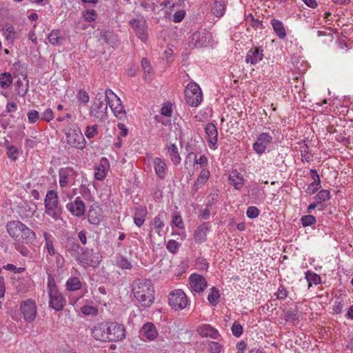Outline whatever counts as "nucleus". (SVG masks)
Masks as SVG:
<instances>
[{"mask_svg": "<svg viewBox=\"0 0 353 353\" xmlns=\"http://www.w3.org/2000/svg\"><path fill=\"white\" fill-rule=\"evenodd\" d=\"M132 292L137 301L145 307H149L154 301V288L152 281L138 279L132 283Z\"/></svg>", "mask_w": 353, "mask_h": 353, "instance_id": "1", "label": "nucleus"}, {"mask_svg": "<svg viewBox=\"0 0 353 353\" xmlns=\"http://www.w3.org/2000/svg\"><path fill=\"white\" fill-rule=\"evenodd\" d=\"M6 226L8 234L17 241H33L36 239L35 233L21 221H10Z\"/></svg>", "mask_w": 353, "mask_h": 353, "instance_id": "2", "label": "nucleus"}, {"mask_svg": "<svg viewBox=\"0 0 353 353\" xmlns=\"http://www.w3.org/2000/svg\"><path fill=\"white\" fill-rule=\"evenodd\" d=\"M59 183L63 192V194H65L70 198V194L66 192L65 188L74 184L77 176L76 172L71 168H61L59 171Z\"/></svg>", "mask_w": 353, "mask_h": 353, "instance_id": "3", "label": "nucleus"}, {"mask_svg": "<svg viewBox=\"0 0 353 353\" xmlns=\"http://www.w3.org/2000/svg\"><path fill=\"white\" fill-rule=\"evenodd\" d=\"M46 212L54 219H57L61 215V210L58 208V196L57 192L49 191L45 199Z\"/></svg>", "mask_w": 353, "mask_h": 353, "instance_id": "4", "label": "nucleus"}, {"mask_svg": "<svg viewBox=\"0 0 353 353\" xmlns=\"http://www.w3.org/2000/svg\"><path fill=\"white\" fill-rule=\"evenodd\" d=\"M105 98L115 117L123 119L125 117V111L121 104V99L110 89L105 90Z\"/></svg>", "mask_w": 353, "mask_h": 353, "instance_id": "5", "label": "nucleus"}, {"mask_svg": "<svg viewBox=\"0 0 353 353\" xmlns=\"http://www.w3.org/2000/svg\"><path fill=\"white\" fill-rule=\"evenodd\" d=\"M185 97L186 102L192 107L198 106L203 99L201 90L195 83H191L187 85Z\"/></svg>", "mask_w": 353, "mask_h": 353, "instance_id": "6", "label": "nucleus"}, {"mask_svg": "<svg viewBox=\"0 0 353 353\" xmlns=\"http://www.w3.org/2000/svg\"><path fill=\"white\" fill-rule=\"evenodd\" d=\"M101 256L93 250H83L77 256V261L83 266L95 267L101 261Z\"/></svg>", "mask_w": 353, "mask_h": 353, "instance_id": "7", "label": "nucleus"}, {"mask_svg": "<svg viewBox=\"0 0 353 353\" xmlns=\"http://www.w3.org/2000/svg\"><path fill=\"white\" fill-rule=\"evenodd\" d=\"M109 341H122L125 336V328L123 324L117 322H107Z\"/></svg>", "mask_w": 353, "mask_h": 353, "instance_id": "8", "label": "nucleus"}, {"mask_svg": "<svg viewBox=\"0 0 353 353\" xmlns=\"http://www.w3.org/2000/svg\"><path fill=\"white\" fill-rule=\"evenodd\" d=\"M168 302L170 306L175 309H185L188 303L186 294L181 290L171 292L168 296Z\"/></svg>", "mask_w": 353, "mask_h": 353, "instance_id": "9", "label": "nucleus"}, {"mask_svg": "<svg viewBox=\"0 0 353 353\" xmlns=\"http://www.w3.org/2000/svg\"><path fill=\"white\" fill-rule=\"evenodd\" d=\"M67 143L77 149L84 148L85 142L81 132L79 130L69 129L65 132Z\"/></svg>", "mask_w": 353, "mask_h": 353, "instance_id": "10", "label": "nucleus"}, {"mask_svg": "<svg viewBox=\"0 0 353 353\" xmlns=\"http://www.w3.org/2000/svg\"><path fill=\"white\" fill-rule=\"evenodd\" d=\"M108 101L105 95L103 96L102 93H98L96 95L94 101L90 109V114L97 118L101 117L108 108Z\"/></svg>", "mask_w": 353, "mask_h": 353, "instance_id": "11", "label": "nucleus"}, {"mask_svg": "<svg viewBox=\"0 0 353 353\" xmlns=\"http://www.w3.org/2000/svg\"><path fill=\"white\" fill-rule=\"evenodd\" d=\"M130 24L134 30L137 36L143 41L145 42L148 39L147 23L142 18L133 19L130 21Z\"/></svg>", "mask_w": 353, "mask_h": 353, "instance_id": "12", "label": "nucleus"}, {"mask_svg": "<svg viewBox=\"0 0 353 353\" xmlns=\"http://www.w3.org/2000/svg\"><path fill=\"white\" fill-rule=\"evenodd\" d=\"M189 285L193 292L201 293L207 287V281L203 276L192 274L189 277Z\"/></svg>", "mask_w": 353, "mask_h": 353, "instance_id": "13", "label": "nucleus"}, {"mask_svg": "<svg viewBox=\"0 0 353 353\" xmlns=\"http://www.w3.org/2000/svg\"><path fill=\"white\" fill-rule=\"evenodd\" d=\"M272 138L268 133H262L253 144V149L256 153L261 154L265 152L268 145L272 142Z\"/></svg>", "mask_w": 353, "mask_h": 353, "instance_id": "14", "label": "nucleus"}, {"mask_svg": "<svg viewBox=\"0 0 353 353\" xmlns=\"http://www.w3.org/2000/svg\"><path fill=\"white\" fill-rule=\"evenodd\" d=\"M92 336L98 341H109L107 322L98 323L92 330Z\"/></svg>", "mask_w": 353, "mask_h": 353, "instance_id": "15", "label": "nucleus"}, {"mask_svg": "<svg viewBox=\"0 0 353 353\" xmlns=\"http://www.w3.org/2000/svg\"><path fill=\"white\" fill-rule=\"evenodd\" d=\"M263 50L261 47H253L250 50H248L246 57L245 61L246 63H250L252 65H255L258 63L263 59Z\"/></svg>", "mask_w": 353, "mask_h": 353, "instance_id": "16", "label": "nucleus"}, {"mask_svg": "<svg viewBox=\"0 0 353 353\" xmlns=\"http://www.w3.org/2000/svg\"><path fill=\"white\" fill-rule=\"evenodd\" d=\"M67 209L76 216H81L85 212V204L79 197H77L74 202L68 203Z\"/></svg>", "mask_w": 353, "mask_h": 353, "instance_id": "17", "label": "nucleus"}, {"mask_svg": "<svg viewBox=\"0 0 353 353\" xmlns=\"http://www.w3.org/2000/svg\"><path fill=\"white\" fill-rule=\"evenodd\" d=\"M109 168L110 165L108 160L106 158H102L99 165L95 168V179L99 181L103 180L107 175Z\"/></svg>", "mask_w": 353, "mask_h": 353, "instance_id": "18", "label": "nucleus"}, {"mask_svg": "<svg viewBox=\"0 0 353 353\" xmlns=\"http://www.w3.org/2000/svg\"><path fill=\"white\" fill-rule=\"evenodd\" d=\"M50 296V306L52 309H63L65 303V300L63 297L62 294L59 292H54L48 293Z\"/></svg>", "mask_w": 353, "mask_h": 353, "instance_id": "19", "label": "nucleus"}, {"mask_svg": "<svg viewBox=\"0 0 353 353\" xmlns=\"http://www.w3.org/2000/svg\"><path fill=\"white\" fill-rule=\"evenodd\" d=\"M153 165L157 176L161 179H164L168 170L165 161L159 157L154 158Z\"/></svg>", "mask_w": 353, "mask_h": 353, "instance_id": "20", "label": "nucleus"}, {"mask_svg": "<svg viewBox=\"0 0 353 353\" xmlns=\"http://www.w3.org/2000/svg\"><path fill=\"white\" fill-rule=\"evenodd\" d=\"M276 314L279 315V318L281 319L280 321L281 323H283L282 321L294 323L299 320L300 317L298 310H281L280 314L277 312Z\"/></svg>", "mask_w": 353, "mask_h": 353, "instance_id": "21", "label": "nucleus"}, {"mask_svg": "<svg viewBox=\"0 0 353 353\" xmlns=\"http://www.w3.org/2000/svg\"><path fill=\"white\" fill-rule=\"evenodd\" d=\"M205 131L208 137V142L210 143V147L212 148L210 145L214 146L216 144L218 136V132L216 126L212 123H208L205 125Z\"/></svg>", "mask_w": 353, "mask_h": 353, "instance_id": "22", "label": "nucleus"}, {"mask_svg": "<svg viewBox=\"0 0 353 353\" xmlns=\"http://www.w3.org/2000/svg\"><path fill=\"white\" fill-rule=\"evenodd\" d=\"M199 334L202 337H210L214 339H217L220 335L219 332L210 325H204L199 329Z\"/></svg>", "mask_w": 353, "mask_h": 353, "instance_id": "23", "label": "nucleus"}, {"mask_svg": "<svg viewBox=\"0 0 353 353\" xmlns=\"http://www.w3.org/2000/svg\"><path fill=\"white\" fill-rule=\"evenodd\" d=\"M208 227L206 223L200 225L196 228L194 233V241L198 243H201L206 240Z\"/></svg>", "mask_w": 353, "mask_h": 353, "instance_id": "24", "label": "nucleus"}, {"mask_svg": "<svg viewBox=\"0 0 353 353\" xmlns=\"http://www.w3.org/2000/svg\"><path fill=\"white\" fill-rule=\"evenodd\" d=\"M165 214L164 212L159 213L157 216L154 218L153 220V227L155 230V232L159 236H161L163 232V229L164 228V219L165 218Z\"/></svg>", "mask_w": 353, "mask_h": 353, "instance_id": "25", "label": "nucleus"}, {"mask_svg": "<svg viewBox=\"0 0 353 353\" xmlns=\"http://www.w3.org/2000/svg\"><path fill=\"white\" fill-rule=\"evenodd\" d=\"M229 180L236 190H240L243 185V176L236 170H234L230 173Z\"/></svg>", "mask_w": 353, "mask_h": 353, "instance_id": "26", "label": "nucleus"}, {"mask_svg": "<svg viewBox=\"0 0 353 353\" xmlns=\"http://www.w3.org/2000/svg\"><path fill=\"white\" fill-rule=\"evenodd\" d=\"M146 214L145 208L140 206L135 208L134 221L136 225L141 227L143 224Z\"/></svg>", "mask_w": 353, "mask_h": 353, "instance_id": "27", "label": "nucleus"}, {"mask_svg": "<svg viewBox=\"0 0 353 353\" xmlns=\"http://www.w3.org/2000/svg\"><path fill=\"white\" fill-rule=\"evenodd\" d=\"M210 177V171L207 169H203L193 185V189L197 191L204 183L207 182Z\"/></svg>", "mask_w": 353, "mask_h": 353, "instance_id": "28", "label": "nucleus"}, {"mask_svg": "<svg viewBox=\"0 0 353 353\" xmlns=\"http://www.w3.org/2000/svg\"><path fill=\"white\" fill-rule=\"evenodd\" d=\"M144 336L149 340H153L157 335L155 327L151 323H145L142 329Z\"/></svg>", "mask_w": 353, "mask_h": 353, "instance_id": "29", "label": "nucleus"}, {"mask_svg": "<svg viewBox=\"0 0 353 353\" xmlns=\"http://www.w3.org/2000/svg\"><path fill=\"white\" fill-rule=\"evenodd\" d=\"M48 39L49 43L52 46H60L63 41V38L61 35V32L58 30H53L48 34Z\"/></svg>", "mask_w": 353, "mask_h": 353, "instance_id": "30", "label": "nucleus"}, {"mask_svg": "<svg viewBox=\"0 0 353 353\" xmlns=\"http://www.w3.org/2000/svg\"><path fill=\"white\" fill-rule=\"evenodd\" d=\"M168 152L174 164L177 165L181 162V157L175 144H170L168 146Z\"/></svg>", "mask_w": 353, "mask_h": 353, "instance_id": "31", "label": "nucleus"}, {"mask_svg": "<svg viewBox=\"0 0 353 353\" xmlns=\"http://www.w3.org/2000/svg\"><path fill=\"white\" fill-rule=\"evenodd\" d=\"M271 24L279 38L283 39L286 36L285 30L281 21L277 19H272Z\"/></svg>", "mask_w": 353, "mask_h": 353, "instance_id": "32", "label": "nucleus"}, {"mask_svg": "<svg viewBox=\"0 0 353 353\" xmlns=\"http://www.w3.org/2000/svg\"><path fill=\"white\" fill-rule=\"evenodd\" d=\"M192 332L185 329H181L178 332V339L183 344H189L191 342Z\"/></svg>", "mask_w": 353, "mask_h": 353, "instance_id": "33", "label": "nucleus"}, {"mask_svg": "<svg viewBox=\"0 0 353 353\" xmlns=\"http://www.w3.org/2000/svg\"><path fill=\"white\" fill-rule=\"evenodd\" d=\"M225 3L222 1H216L214 3V6L212 8V14L217 17H221L224 14L225 12Z\"/></svg>", "mask_w": 353, "mask_h": 353, "instance_id": "34", "label": "nucleus"}, {"mask_svg": "<svg viewBox=\"0 0 353 353\" xmlns=\"http://www.w3.org/2000/svg\"><path fill=\"white\" fill-rule=\"evenodd\" d=\"M3 35L7 41L12 42L17 37V31L12 26H6L3 28Z\"/></svg>", "mask_w": 353, "mask_h": 353, "instance_id": "35", "label": "nucleus"}, {"mask_svg": "<svg viewBox=\"0 0 353 353\" xmlns=\"http://www.w3.org/2000/svg\"><path fill=\"white\" fill-rule=\"evenodd\" d=\"M81 288V283L79 278L72 277L66 282V288L69 291H75Z\"/></svg>", "mask_w": 353, "mask_h": 353, "instance_id": "36", "label": "nucleus"}, {"mask_svg": "<svg viewBox=\"0 0 353 353\" xmlns=\"http://www.w3.org/2000/svg\"><path fill=\"white\" fill-rule=\"evenodd\" d=\"M12 83V77L10 73L4 72L0 74V86L3 89H7Z\"/></svg>", "mask_w": 353, "mask_h": 353, "instance_id": "37", "label": "nucleus"}, {"mask_svg": "<svg viewBox=\"0 0 353 353\" xmlns=\"http://www.w3.org/2000/svg\"><path fill=\"white\" fill-rule=\"evenodd\" d=\"M37 209V205L34 203L30 202L26 203L22 211V217L29 218L32 216Z\"/></svg>", "mask_w": 353, "mask_h": 353, "instance_id": "38", "label": "nucleus"}, {"mask_svg": "<svg viewBox=\"0 0 353 353\" xmlns=\"http://www.w3.org/2000/svg\"><path fill=\"white\" fill-rule=\"evenodd\" d=\"M141 67L144 73L143 79L145 80L150 79L152 74V67L149 61L143 58L141 61Z\"/></svg>", "mask_w": 353, "mask_h": 353, "instance_id": "39", "label": "nucleus"}, {"mask_svg": "<svg viewBox=\"0 0 353 353\" xmlns=\"http://www.w3.org/2000/svg\"><path fill=\"white\" fill-rule=\"evenodd\" d=\"M220 294L215 287L211 288V292L208 296V301L215 306L219 301Z\"/></svg>", "mask_w": 353, "mask_h": 353, "instance_id": "40", "label": "nucleus"}, {"mask_svg": "<svg viewBox=\"0 0 353 353\" xmlns=\"http://www.w3.org/2000/svg\"><path fill=\"white\" fill-rule=\"evenodd\" d=\"M43 236H44V238H45V240H46V246L47 248L48 252L51 256L54 255L55 250H54V246H53L52 241L50 239V234L48 232H45L43 233Z\"/></svg>", "mask_w": 353, "mask_h": 353, "instance_id": "41", "label": "nucleus"}, {"mask_svg": "<svg viewBox=\"0 0 353 353\" xmlns=\"http://www.w3.org/2000/svg\"><path fill=\"white\" fill-rule=\"evenodd\" d=\"M192 158L194 159L195 163L199 164L201 166H205L208 163V160L205 155H201L199 159H196L194 153H189L187 155V159H191Z\"/></svg>", "mask_w": 353, "mask_h": 353, "instance_id": "42", "label": "nucleus"}, {"mask_svg": "<svg viewBox=\"0 0 353 353\" xmlns=\"http://www.w3.org/2000/svg\"><path fill=\"white\" fill-rule=\"evenodd\" d=\"M306 279L309 283V285L310 286L312 283L318 284L321 281V277L316 273H312L310 272H307L306 273Z\"/></svg>", "mask_w": 353, "mask_h": 353, "instance_id": "43", "label": "nucleus"}, {"mask_svg": "<svg viewBox=\"0 0 353 353\" xmlns=\"http://www.w3.org/2000/svg\"><path fill=\"white\" fill-rule=\"evenodd\" d=\"M15 86H16V90H17L18 94L20 96H22V97L25 96V94H26V92L28 91V84L24 85L23 84V82L20 79H19L15 83Z\"/></svg>", "mask_w": 353, "mask_h": 353, "instance_id": "44", "label": "nucleus"}, {"mask_svg": "<svg viewBox=\"0 0 353 353\" xmlns=\"http://www.w3.org/2000/svg\"><path fill=\"white\" fill-rule=\"evenodd\" d=\"M48 293L52 292L54 294V292L58 291L54 276L52 274L48 276Z\"/></svg>", "mask_w": 353, "mask_h": 353, "instance_id": "45", "label": "nucleus"}, {"mask_svg": "<svg viewBox=\"0 0 353 353\" xmlns=\"http://www.w3.org/2000/svg\"><path fill=\"white\" fill-rule=\"evenodd\" d=\"M301 223L304 227L310 226L315 223L316 218L312 215H305L302 216Z\"/></svg>", "mask_w": 353, "mask_h": 353, "instance_id": "46", "label": "nucleus"}, {"mask_svg": "<svg viewBox=\"0 0 353 353\" xmlns=\"http://www.w3.org/2000/svg\"><path fill=\"white\" fill-rule=\"evenodd\" d=\"M22 313L25 321L31 322L36 317L37 310H23Z\"/></svg>", "mask_w": 353, "mask_h": 353, "instance_id": "47", "label": "nucleus"}, {"mask_svg": "<svg viewBox=\"0 0 353 353\" xmlns=\"http://www.w3.org/2000/svg\"><path fill=\"white\" fill-rule=\"evenodd\" d=\"M246 214L249 218L254 219L259 216V210L255 206H250L248 208Z\"/></svg>", "mask_w": 353, "mask_h": 353, "instance_id": "48", "label": "nucleus"}, {"mask_svg": "<svg viewBox=\"0 0 353 353\" xmlns=\"http://www.w3.org/2000/svg\"><path fill=\"white\" fill-rule=\"evenodd\" d=\"M223 346L218 342L212 341L209 343V350L212 353H219Z\"/></svg>", "mask_w": 353, "mask_h": 353, "instance_id": "49", "label": "nucleus"}, {"mask_svg": "<svg viewBox=\"0 0 353 353\" xmlns=\"http://www.w3.org/2000/svg\"><path fill=\"white\" fill-rule=\"evenodd\" d=\"M77 99L79 101L83 102V103L86 104L88 103L90 100L89 95L88 92L85 90H80L77 93Z\"/></svg>", "mask_w": 353, "mask_h": 353, "instance_id": "50", "label": "nucleus"}, {"mask_svg": "<svg viewBox=\"0 0 353 353\" xmlns=\"http://www.w3.org/2000/svg\"><path fill=\"white\" fill-rule=\"evenodd\" d=\"M231 330H232V334L234 336L239 337L242 334L243 327L240 324L234 323L231 327Z\"/></svg>", "mask_w": 353, "mask_h": 353, "instance_id": "51", "label": "nucleus"}, {"mask_svg": "<svg viewBox=\"0 0 353 353\" xmlns=\"http://www.w3.org/2000/svg\"><path fill=\"white\" fill-rule=\"evenodd\" d=\"M316 199L320 201H325L330 199V192L327 190H322L316 195Z\"/></svg>", "mask_w": 353, "mask_h": 353, "instance_id": "52", "label": "nucleus"}, {"mask_svg": "<svg viewBox=\"0 0 353 353\" xmlns=\"http://www.w3.org/2000/svg\"><path fill=\"white\" fill-rule=\"evenodd\" d=\"M141 6L143 7L146 11H154V3L152 0H145L141 3Z\"/></svg>", "mask_w": 353, "mask_h": 353, "instance_id": "53", "label": "nucleus"}, {"mask_svg": "<svg viewBox=\"0 0 353 353\" xmlns=\"http://www.w3.org/2000/svg\"><path fill=\"white\" fill-rule=\"evenodd\" d=\"M117 265L122 269H130L132 268L130 262L123 257L118 259Z\"/></svg>", "mask_w": 353, "mask_h": 353, "instance_id": "54", "label": "nucleus"}, {"mask_svg": "<svg viewBox=\"0 0 353 353\" xmlns=\"http://www.w3.org/2000/svg\"><path fill=\"white\" fill-rule=\"evenodd\" d=\"M20 309H36L35 303L32 299H27L21 303Z\"/></svg>", "mask_w": 353, "mask_h": 353, "instance_id": "55", "label": "nucleus"}, {"mask_svg": "<svg viewBox=\"0 0 353 353\" xmlns=\"http://www.w3.org/2000/svg\"><path fill=\"white\" fill-rule=\"evenodd\" d=\"M179 243L174 240H170L167 243V249L172 253H175L179 248Z\"/></svg>", "mask_w": 353, "mask_h": 353, "instance_id": "56", "label": "nucleus"}, {"mask_svg": "<svg viewBox=\"0 0 353 353\" xmlns=\"http://www.w3.org/2000/svg\"><path fill=\"white\" fill-rule=\"evenodd\" d=\"M97 132V125H92V126H87L86 130H85V136L90 139L94 137V135Z\"/></svg>", "mask_w": 353, "mask_h": 353, "instance_id": "57", "label": "nucleus"}, {"mask_svg": "<svg viewBox=\"0 0 353 353\" xmlns=\"http://www.w3.org/2000/svg\"><path fill=\"white\" fill-rule=\"evenodd\" d=\"M316 183V182H312L308 185L306 190L307 194H313L321 188V185Z\"/></svg>", "mask_w": 353, "mask_h": 353, "instance_id": "58", "label": "nucleus"}, {"mask_svg": "<svg viewBox=\"0 0 353 353\" xmlns=\"http://www.w3.org/2000/svg\"><path fill=\"white\" fill-rule=\"evenodd\" d=\"M161 114L168 117L172 116V105L170 104L164 105L161 110Z\"/></svg>", "mask_w": 353, "mask_h": 353, "instance_id": "59", "label": "nucleus"}, {"mask_svg": "<svg viewBox=\"0 0 353 353\" xmlns=\"http://www.w3.org/2000/svg\"><path fill=\"white\" fill-rule=\"evenodd\" d=\"M22 312L23 310H9L8 313L14 320L19 321L23 316Z\"/></svg>", "mask_w": 353, "mask_h": 353, "instance_id": "60", "label": "nucleus"}, {"mask_svg": "<svg viewBox=\"0 0 353 353\" xmlns=\"http://www.w3.org/2000/svg\"><path fill=\"white\" fill-rule=\"evenodd\" d=\"M185 17V11L179 10L173 15V21L175 23L181 22Z\"/></svg>", "mask_w": 353, "mask_h": 353, "instance_id": "61", "label": "nucleus"}, {"mask_svg": "<svg viewBox=\"0 0 353 353\" xmlns=\"http://www.w3.org/2000/svg\"><path fill=\"white\" fill-rule=\"evenodd\" d=\"M173 224L179 229L184 228V224L182 218L179 215H176L172 220Z\"/></svg>", "mask_w": 353, "mask_h": 353, "instance_id": "62", "label": "nucleus"}, {"mask_svg": "<svg viewBox=\"0 0 353 353\" xmlns=\"http://www.w3.org/2000/svg\"><path fill=\"white\" fill-rule=\"evenodd\" d=\"M39 112L36 110H30L28 113V118L30 123H34L39 119Z\"/></svg>", "mask_w": 353, "mask_h": 353, "instance_id": "63", "label": "nucleus"}, {"mask_svg": "<svg viewBox=\"0 0 353 353\" xmlns=\"http://www.w3.org/2000/svg\"><path fill=\"white\" fill-rule=\"evenodd\" d=\"M247 345L244 341H241L236 345V353H245Z\"/></svg>", "mask_w": 353, "mask_h": 353, "instance_id": "64", "label": "nucleus"}]
</instances>
